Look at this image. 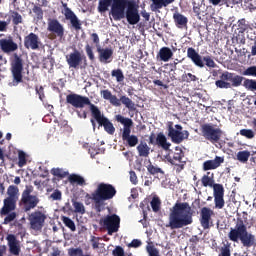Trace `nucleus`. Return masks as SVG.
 I'll return each mask as SVG.
<instances>
[{"label":"nucleus","instance_id":"obj_5","mask_svg":"<svg viewBox=\"0 0 256 256\" xmlns=\"http://www.w3.org/2000/svg\"><path fill=\"white\" fill-rule=\"evenodd\" d=\"M7 195L3 200V206L0 209V216L4 218V225H9L14 219H17V201H19V187L10 185L7 189Z\"/></svg>","mask_w":256,"mask_h":256},{"label":"nucleus","instance_id":"obj_10","mask_svg":"<svg viewBox=\"0 0 256 256\" xmlns=\"http://www.w3.org/2000/svg\"><path fill=\"white\" fill-rule=\"evenodd\" d=\"M23 55L14 53L10 60V71L13 77L14 85L23 83Z\"/></svg>","mask_w":256,"mask_h":256},{"label":"nucleus","instance_id":"obj_37","mask_svg":"<svg viewBox=\"0 0 256 256\" xmlns=\"http://www.w3.org/2000/svg\"><path fill=\"white\" fill-rule=\"evenodd\" d=\"M236 157L237 161H239L240 163H247V161H249V157H251V152L249 150L239 151L236 154Z\"/></svg>","mask_w":256,"mask_h":256},{"label":"nucleus","instance_id":"obj_31","mask_svg":"<svg viewBox=\"0 0 256 256\" xmlns=\"http://www.w3.org/2000/svg\"><path fill=\"white\" fill-rule=\"evenodd\" d=\"M172 57L173 51H171V48L169 47H162L157 54V59H160V61H164V63L170 61Z\"/></svg>","mask_w":256,"mask_h":256},{"label":"nucleus","instance_id":"obj_48","mask_svg":"<svg viewBox=\"0 0 256 256\" xmlns=\"http://www.w3.org/2000/svg\"><path fill=\"white\" fill-rule=\"evenodd\" d=\"M240 135L242 137H246V139H254L255 138V132L252 129H241Z\"/></svg>","mask_w":256,"mask_h":256},{"label":"nucleus","instance_id":"obj_41","mask_svg":"<svg viewBox=\"0 0 256 256\" xmlns=\"http://www.w3.org/2000/svg\"><path fill=\"white\" fill-rule=\"evenodd\" d=\"M111 75L116 78L117 83H123L125 81V75L121 69L112 70Z\"/></svg>","mask_w":256,"mask_h":256},{"label":"nucleus","instance_id":"obj_36","mask_svg":"<svg viewBox=\"0 0 256 256\" xmlns=\"http://www.w3.org/2000/svg\"><path fill=\"white\" fill-rule=\"evenodd\" d=\"M61 221L64 223L65 227L70 229V231H72L73 233L77 231V226H75V222L71 218L67 216H61Z\"/></svg>","mask_w":256,"mask_h":256},{"label":"nucleus","instance_id":"obj_9","mask_svg":"<svg viewBox=\"0 0 256 256\" xmlns=\"http://www.w3.org/2000/svg\"><path fill=\"white\" fill-rule=\"evenodd\" d=\"M187 57L188 59H191L192 63H194V65H196V67H199L200 69H203L205 65L210 69H215V67H217L215 60H213L211 56L202 57L201 55H199V52H197L193 47H189L187 49Z\"/></svg>","mask_w":256,"mask_h":256},{"label":"nucleus","instance_id":"obj_49","mask_svg":"<svg viewBox=\"0 0 256 256\" xmlns=\"http://www.w3.org/2000/svg\"><path fill=\"white\" fill-rule=\"evenodd\" d=\"M25 165H27V156L25 155V152L20 151L18 153V166L25 167Z\"/></svg>","mask_w":256,"mask_h":256},{"label":"nucleus","instance_id":"obj_46","mask_svg":"<svg viewBox=\"0 0 256 256\" xmlns=\"http://www.w3.org/2000/svg\"><path fill=\"white\" fill-rule=\"evenodd\" d=\"M243 87L248 91H256V80L246 79L243 83Z\"/></svg>","mask_w":256,"mask_h":256},{"label":"nucleus","instance_id":"obj_53","mask_svg":"<svg viewBox=\"0 0 256 256\" xmlns=\"http://www.w3.org/2000/svg\"><path fill=\"white\" fill-rule=\"evenodd\" d=\"M182 80L185 81L186 83H191L193 81H197V76H195L192 73H186L182 75Z\"/></svg>","mask_w":256,"mask_h":256},{"label":"nucleus","instance_id":"obj_14","mask_svg":"<svg viewBox=\"0 0 256 256\" xmlns=\"http://www.w3.org/2000/svg\"><path fill=\"white\" fill-rule=\"evenodd\" d=\"M183 157H185V153L180 147H175V151L170 150L169 155L166 156L168 163L175 165L176 173H181L185 169L187 162L183 161Z\"/></svg>","mask_w":256,"mask_h":256},{"label":"nucleus","instance_id":"obj_16","mask_svg":"<svg viewBox=\"0 0 256 256\" xmlns=\"http://www.w3.org/2000/svg\"><path fill=\"white\" fill-rule=\"evenodd\" d=\"M28 221L30 223V229H33V231H41L45 226V221H47V214L36 210L29 215Z\"/></svg>","mask_w":256,"mask_h":256},{"label":"nucleus","instance_id":"obj_25","mask_svg":"<svg viewBox=\"0 0 256 256\" xmlns=\"http://www.w3.org/2000/svg\"><path fill=\"white\" fill-rule=\"evenodd\" d=\"M0 49L3 53H13L19 49V45L13 41V37L9 36L7 39L0 40Z\"/></svg>","mask_w":256,"mask_h":256},{"label":"nucleus","instance_id":"obj_42","mask_svg":"<svg viewBox=\"0 0 256 256\" xmlns=\"http://www.w3.org/2000/svg\"><path fill=\"white\" fill-rule=\"evenodd\" d=\"M72 205L74 207V212L79 213L80 215H85V206L77 200H72Z\"/></svg>","mask_w":256,"mask_h":256},{"label":"nucleus","instance_id":"obj_47","mask_svg":"<svg viewBox=\"0 0 256 256\" xmlns=\"http://www.w3.org/2000/svg\"><path fill=\"white\" fill-rule=\"evenodd\" d=\"M150 205L152 207V211H154V213H158V211L161 209V200L157 197H154L151 200Z\"/></svg>","mask_w":256,"mask_h":256},{"label":"nucleus","instance_id":"obj_35","mask_svg":"<svg viewBox=\"0 0 256 256\" xmlns=\"http://www.w3.org/2000/svg\"><path fill=\"white\" fill-rule=\"evenodd\" d=\"M211 172H207V175H204L201 179L203 187H214L215 186V180L213 179V174L211 177Z\"/></svg>","mask_w":256,"mask_h":256},{"label":"nucleus","instance_id":"obj_19","mask_svg":"<svg viewBox=\"0 0 256 256\" xmlns=\"http://www.w3.org/2000/svg\"><path fill=\"white\" fill-rule=\"evenodd\" d=\"M148 143L149 145H157L164 151H169V149H171V144L167 141V136H165L163 132H159L157 136L152 132L149 136Z\"/></svg>","mask_w":256,"mask_h":256},{"label":"nucleus","instance_id":"obj_61","mask_svg":"<svg viewBox=\"0 0 256 256\" xmlns=\"http://www.w3.org/2000/svg\"><path fill=\"white\" fill-rule=\"evenodd\" d=\"M51 199H53V201H61V191L59 190H55L51 195H50Z\"/></svg>","mask_w":256,"mask_h":256},{"label":"nucleus","instance_id":"obj_60","mask_svg":"<svg viewBox=\"0 0 256 256\" xmlns=\"http://www.w3.org/2000/svg\"><path fill=\"white\" fill-rule=\"evenodd\" d=\"M36 93L39 95L40 101H43L45 99V90L43 89V86L37 87L36 86Z\"/></svg>","mask_w":256,"mask_h":256},{"label":"nucleus","instance_id":"obj_33","mask_svg":"<svg viewBox=\"0 0 256 256\" xmlns=\"http://www.w3.org/2000/svg\"><path fill=\"white\" fill-rule=\"evenodd\" d=\"M136 149L139 157H149V154L151 153V148L146 142H140Z\"/></svg>","mask_w":256,"mask_h":256},{"label":"nucleus","instance_id":"obj_2","mask_svg":"<svg viewBox=\"0 0 256 256\" xmlns=\"http://www.w3.org/2000/svg\"><path fill=\"white\" fill-rule=\"evenodd\" d=\"M193 208L187 202H176L170 209L168 216V224L166 227L170 229H183L193 224Z\"/></svg>","mask_w":256,"mask_h":256},{"label":"nucleus","instance_id":"obj_7","mask_svg":"<svg viewBox=\"0 0 256 256\" xmlns=\"http://www.w3.org/2000/svg\"><path fill=\"white\" fill-rule=\"evenodd\" d=\"M100 95H102L103 99L106 101H109L113 107H121V104L126 107V109L130 111H137V107L135 106V102L131 100V98L122 95L119 98L117 96L113 95V93L110 92L109 89L101 90Z\"/></svg>","mask_w":256,"mask_h":256},{"label":"nucleus","instance_id":"obj_64","mask_svg":"<svg viewBox=\"0 0 256 256\" xmlns=\"http://www.w3.org/2000/svg\"><path fill=\"white\" fill-rule=\"evenodd\" d=\"M130 181L133 185H137V183L139 182V180L137 179V174L135 173V171H130Z\"/></svg>","mask_w":256,"mask_h":256},{"label":"nucleus","instance_id":"obj_28","mask_svg":"<svg viewBox=\"0 0 256 256\" xmlns=\"http://www.w3.org/2000/svg\"><path fill=\"white\" fill-rule=\"evenodd\" d=\"M9 252L11 255L19 256L21 253V246H19V242H17V238L15 235L11 234L7 237Z\"/></svg>","mask_w":256,"mask_h":256},{"label":"nucleus","instance_id":"obj_54","mask_svg":"<svg viewBox=\"0 0 256 256\" xmlns=\"http://www.w3.org/2000/svg\"><path fill=\"white\" fill-rule=\"evenodd\" d=\"M70 256H84L83 255V249L81 248H72L68 251Z\"/></svg>","mask_w":256,"mask_h":256},{"label":"nucleus","instance_id":"obj_58","mask_svg":"<svg viewBox=\"0 0 256 256\" xmlns=\"http://www.w3.org/2000/svg\"><path fill=\"white\" fill-rule=\"evenodd\" d=\"M91 40L96 45V47H101L99 43H101V40L99 39V35L97 33L90 34Z\"/></svg>","mask_w":256,"mask_h":256},{"label":"nucleus","instance_id":"obj_21","mask_svg":"<svg viewBox=\"0 0 256 256\" xmlns=\"http://www.w3.org/2000/svg\"><path fill=\"white\" fill-rule=\"evenodd\" d=\"M215 216V212L209 207H202L200 209V225L204 230L210 229L212 223V217Z\"/></svg>","mask_w":256,"mask_h":256},{"label":"nucleus","instance_id":"obj_51","mask_svg":"<svg viewBox=\"0 0 256 256\" xmlns=\"http://www.w3.org/2000/svg\"><path fill=\"white\" fill-rule=\"evenodd\" d=\"M147 169L150 175H157L159 173H163V170H161V168L154 166L152 164L148 165Z\"/></svg>","mask_w":256,"mask_h":256},{"label":"nucleus","instance_id":"obj_38","mask_svg":"<svg viewBox=\"0 0 256 256\" xmlns=\"http://www.w3.org/2000/svg\"><path fill=\"white\" fill-rule=\"evenodd\" d=\"M122 141H124L128 147H137L139 144V138L136 135L126 136V138H122Z\"/></svg>","mask_w":256,"mask_h":256},{"label":"nucleus","instance_id":"obj_27","mask_svg":"<svg viewBox=\"0 0 256 256\" xmlns=\"http://www.w3.org/2000/svg\"><path fill=\"white\" fill-rule=\"evenodd\" d=\"M222 163H225V158L221 156H216L213 160H206L202 164V169L203 171H213L215 169H219Z\"/></svg>","mask_w":256,"mask_h":256},{"label":"nucleus","instance_id":"obj_34","mask_svg":"<svg viewBox=\"0 0 256 256\" xmlns=\"http://www.w3.org/2000/svg\"><path fill=\"white\" fill-rule=\"evenodd\" d=\"M68 181L73 185L76 183V185H80L83 187V185H86L85 178H83L81 175L72 174L69 176Z\"/></svg>","mask_w":256,"mask_h":256},{"label":"nucleus","instance_id":"obj_3","mask_svg":"<svg viewBox=\"0 0 256 256\" xmlns=\"http://www.w3.org/2000/svg\"><path fill=\"white\" fill-rule=\"evenodd\" d=\"M111 14L114 21L127 19L129 25H137L141 21L137 4L131 0H113Z\"/></svg>","mask_w":256,"mask_h":256},{"label":"nucleus","instance_id":"obj_18","mask_svg":"<svg viewBox=\"0 0 256 256\" xmlns=\"http://www.w3.org/2000/svg\"><path fill=\"white\" fill-rule=\"evenodd\" d=\"M87 65V57L85 55H81L79 50H75L70 54L66 55V63L70 69H79V65L83 63Z\"/></svg>","mask_w":256,"mask_h":256},{"label":"nucleus","instance_id":"obj_50","mask_svg":"<svg viewBox=\"0 0 256 256\" xmlns=\"http://www.w3.org/2000/svg\"><path fill=\"white\" fill-rule=\"evenodd\" d=\"M85 51H86L88 59L92 62L95 61V53L93 52V47H91V45H89V44H86Z\"/></svg>","mask_w":256,"mask_h":256},{"label":"nucleus","instance_id":"obj_22","mask_svg":"<svg viewBox=\"0 0 256 256\" xmlns=\"http://www.w3.org/2000/svg\"><path fill=\"white\" fill-rule=\"evenodd\" d=\"M213 195L215 209H223L225 207V188H223V184H214Z\"/></svg>","mask_w":256,"mask_h":256},{"label":"nucleus","instance_id":"obj_1","mask_svg":"<svg viewBox=\"0 0 256 256\" xmlns=\"http://www.w3.org/2000/svg\"><path fill=\"white\" fill-rule=\"evenodd\" d=\"M66 103L71 105L75 109H83L86 105L89 106L90 113L92 118L90 122L92 126L96 127L95 121L98 123L99 127H104V131L108 133V135H115V126L113 122L109 120V118L105 117L99 107L95 106V104L91 103V100L87 96H81L79 94H68L66 96Z\"/></svg>","mask_w":256,"mask_h":256},{"label":"nucleus","instance_id":"obj_20","mask_svg":"<svg viewBox=\"0 0 256 256\" xmlns=\"http://www.w3.org/2000/svg\"><path fill=\"white\" fill-rule=\"evenodd\" d=\"M64 11L62 12L66 21H70L72 29L75 31H81L83 23L79 20V17L71 10V8L67 7V4H64Z\"/></svg>","mask_w":256,"mask_h":256},{"label":"nucleus","instance_id":"obj_26","mask_svg":"<svg viewBox=\"0 0 256 256\" xmlns=\"http://www.w3.org/2000/svg\"><path fill=\"white\" fill-rule=\"evenodd\" d=\"M98 59L100 63H111L113 61V48H101L97 47Z\"/></svg>","mask_w":256,"mask_h":256},{"label":"nucleus","instance_id":"obj_8","mask_svg":"<svg viewBox=\"0 0 256 256\" xmlns=\"http://www.w3.org/2000/svg\"><path fill=\"white\" fill-rule=\"evenodd\" d=\"M242 83V76L226 71L220 75V79L215 82V85L218 89H231L232 87H241Z\"/></svg>","mask_w":256,"mask_h":256},{"label":"nucleus","instance_id":"obj_45","mask_svg":"<svg viewBox=\"0 0 256 256\" xmlns=\"http://www.w3.org/2000/svg\"><path fill=\"white\" fill-rule=\"evenodd\" d=\"M218 256H231V244L227 242L220 248Z\"/></svg>","mask_w":256,"mask_h":256},{"label":"nucleus","instance_id":"obj_62","mask_svg":"<svg viewBox=\"0 0 256 256\" xmlns=\"http://www.w3.org/2000/svg\"><path fill=\"white\" fill-rule=\"evenodd\" d=\"M190 243H191V247H197V245H199V241H201V239L199 237H197V235H194L190 238Z\"/></svg>","mask_w":256,"mask_h":256},{"label":"nucleus","instance_id":"obj_55","mask_svg":"<svg viewBox=\"0 0 256 256\" xmlns=\"http://www.w3.org/2000/svg\"><path fill=\"white\" fill-rule=\"evenodd\" d=\"M146 249L149 256H160L159 250L155 246H147Z\"/></svg>","mask_w":256,"mask_h":256},{"label":"nucleus","instance_id":"obj_6","mask_svg":"<svg viewBox=\"0 0 256 256\" xmlns=\"http://www.w3.org/2000/svg\"><path fill=\"white\" fill-rule=\"evenodd\" d=\"M115 195H117V190L113 185L100 183L96 190L91 195L87 194L86 197L93 201L97 213H101L105 201L113 199Z\"/></svg>","mask_w":256,"mask_h":256},{"label":"nucleus","instance_id":"obj_23","mask_svg":"<svg viewBox=\"0 0 256 256\" xmlns=\"http://www.w3.org/2000/svg\"><path fill=\"white\" fill-rule=\"evenodd\" d=\"M115 121H117V123H121V125H123L122 139H125L126 137H130L131 136V128L133 127V120L131 118H126L121 114H117L115 116Z\"/></svg>","mask_w":256,"mask_h":256},{"label":"nucleus","instance_id":"obj_24","mask_svg":"<svg viewBox=\"0 0 256 256\" xmlns=\"http://www.w3.org/2000/svg\"><path fill=\"white\" fill-rule=\"evenodd\" d=\"M24 47L25 49H31L32 51H37L41 47V39L39 35L31 32L24 37Z\"/></svg>","mask_w":256,"mask_h":256},{"label":"nucleus","instance_id":"obj_63","mask_svg":"<svg viewBox=\"0 0 256 256\" xmlns=\"http://www.w3.org/2000/svg\"><path fill=\"white\" fill-rule=\"evenodd\" d=\"M99 241H101L100 237L92 236L91 243L93 249H99Z\"/></svg>","mask_w":256,"mask_h":256},{"label":"nucleus","instance_id":"obj_4","mask_svg":"<svg viewBox=\"0 0 256 256\" xmlns=\"http://www.w3.org/2000/svg\"><path fill=\"white\" fill-rule=\"evenodd\" d=\"M228 238L233 243H239L240 241L242 247L245 249L256 247V236L247 230V225L241 217L236 219L235 227L230 228Z\"/></svg>","mask_w":256,"mask_h":256},{"label":"nucleus","instance_id":"obj_52","mask_svg":"<svg viewBox=\"0 0 256 256\" xmlns=\"http://www.w3.org/2000/svg\"><path fill=\"white\" fill-rule=\"evenodd\" d=\"M243 75L247 77H256V66H250L244 70Z\"/></svg>","mask_w":256,"mask_h":256},{"label":"nucleus","instance_id":"obj_29","mask_svg":"<svg viewBox=\"0 0 256 256\" xmlns=\"http://www.w3.org/2000/svg\"><path fill=\"white\" fill-rule=\"evenodd\" d=\"M150 9L153 13H159L163 7H169L171 3H175V0H151Z\"/></svg>","mask_w":256,"mask_h":256},{"label":"nucleus","instance_id":"obj_13","mask_svg":"<svg viewBox=\"0 0 256 256\" xmlns=\"http://www.w3.org/2000/svg\"><path fill=\"white\" fill-rule=\"evenodd\" d=\"M168 137H170L172 143L179 145L183 143L185 139H189V131L183 130V126L179 124H176L175 128H173V122H169Z\"/></svg>","mask_w":256,"mask_h":256},{"label":"nucleus","instance_id":"obj_32","mask_svg":"<svg viewBox=\"0 0 256 256\" xmlns=\"http://www.w3.org/2000/svg\"><path fill=\"white\" fill-rule=\"evenodd\" d=\"M173 19L176 27H178L179 29H182V27H186L187 23L189 22L187 17L178 12L173 14Z\"/></svg>","mask_w":256,"mask_h":256},{"label":"nucleus","instance_id":"obj_12","mask_svg":"<svg viewBox=\"0 0 256 256\" xmlns=\"http://www.w3.org/2000/svg\"><path fill=\"white\" fill-rule=\"evenodd\" d=\"M99 223L103 229H106L108 235H113L121 227V218L117 214L107 215L101 218Z\"/></svg>","mask_w":256,"mask_h":256},{"label":"nucleus","instance_id":"obj_11","mask_svg":"<svg viewBox=\"0 0 256 256\" xmlns=\"http://www.w3.org/2000/svg\"><path fill=\"white\" fill-rule=\"evenodd\" d=\"M33 193V186H26L22 192L20 205L23 206L25 213L35 209L39 205V197L37 195H31Z\"/></svg>","mask_w":256,"mask_h":256},{"label":"nucleus","instance_id":"obj_56","mask_svg":"<svg viewBox=\"0 0 256 256\" xmlns=\"http://www.w3.org/2000/svg\"><path fill=\"white\" fill-rule=\"evenodd\" d=\"M10 25L9 20H0V32L1 33H5V31H7L8 27Z\"/></svg>","mask_w":256,"mask_h":256},{"label":"nucleus","instance_id":"obj_43","mask_svg":"<svg viewBox=\"0 0 256 256\" xmlns=\"http://www.w3.org/2000/svg\"><path fill=\"white\" fill-rule=\"evenodd\" d=\"M33 13L35 14L36 21H43V8L39 5H34L32 8Z\"/></svg>","mask_w":256,"mask_h":256},{"label":"nucleus","instance_id":"obj_44","mask_svg":"<svg viewBox=\"0 0 256 256\" xmlns=\"http://www.w3.org/2000/svg\"><path fill=\"white\" fill-rule=\"evenodd\" d=\"M238 32L245 33V31H249V24L245 18L238 20Z\"/></svg>","mask_w":256,"mask_h":256},{"label":"nucleus","instance_id":"obj_30","mask_svg":"<svg viewBox=\"0 0 256 256\" xmlns=\"http://www.w3.org/2000/svg\"><path fill=\"white\" fill-rule=\"evenodd\" d=\"M8 15V21L11 23L14 27H17L18 25H23V16L17 12L16 10H9L8 14L5 15L7 17Z\"/></svg>","mask_w":256,"mask_h":256},{"label":"nucleus","instance_id":"obj_57","mask_svg":"<svg viewBox=\"0 0 256 256\" xmlns=\"http://www.w3.org/2000/svg\"><path fill=\"white\" fill-rule=\"evenodd\" d=\"M113 256H125V250L121 246H117L113 250Z\"/></svg>","mask_w":256,"mask_h":256},{"label":"nucleus","instance_id":"obj_17","mask_svg":"<svg viewBox=\"0 0 256 256\" xmlns=\"http://www.w3.org/2000/svg\"><path fill=\"white\" fill-rule=\"evenodd\" d=\"M47 31L52 34V39L57 37L63 39V37H65V27L57 20V18H48Z\"/></svg>","mask_w":256,"mask_h":256},{"label":"nucleus","instance_id":"obj_59","mask_svg":"<svg viewBox=\"0 0 256 256\" xmlns=\"http://www.w3.org/2000/svg\"><path fill=\"white\" fill-rule=\"evenodd\" d=\"M222 5H226V7H231V5H239L241 0H222Z\"/></svg>","mask_w":256,"mask_h":256},{"label":"nucleus","instance_id":"obj_40","mask_svg":"<svg viewBox=\"0 0 256 256\" xmlns=\"http://www.w3.org/2000/svg\"><path fill=\"white\" fill-rule=\"evenodd\" d=\"M113 1L111 0H100L98 3V11L99 13H105L109 11V7H111V4Z\"/></svg>","mask_w":256,"mask_h":256},{"label":"nucleus","instance_id":"obj_39","mask_svg":"<svg viewBox=\"0 0 256 256\" xmlns=\"http://www.w3.org/2000/svg\"><path fill=\"white\" fill-rule=\"evenodd\" d=\"M51 174L58 179H65V177L69 176V172L63 170V168H52Z\"/></svg>","mask_w":256,"mask_h":256},{"label":"nucleus","instance_id":"obj_15","mask_svg":"<svg viewBox=\"0 0 256 256\" xmlns=\"http://www.w3.org/2000/svg\"><path fill=\"white\" fill-rule=\"evenodd\" d=\"M202 137L210 143H219L221 137L223 136V130L220 128H215L211 124H204L201 126Z\"/></svg>","mask_w":256,"mask_h":256}]
</instances>
